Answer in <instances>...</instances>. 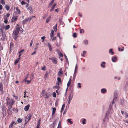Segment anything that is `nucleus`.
<instances>
[{
  "instance_id": "f257e3e1",
  "label": "nucleus",
  "mask_w": 128,
  "mask_h": 128,
  "mask_svg": "<svg viewBox=\"0 0 128 128\" xmlns=\"http://www.w3.org/2000/svg\"><path fill=\"white\" fill-rule=\"evenodd\" d=\"M15 101L12 98H10L8 97L7 98L6 100V104L8 107L9 109L12 108V105L14 104Z\"/></svg>"
},
{
  "instance_id": "f03ea898",
  "label": "nucleus",
  "mask_w": 128,
  "mask_h": 128,
  "mask_svg": "<svg viewBox=\"0 0 128 128\" xmlns=\"http://www.w3.org/2000/svg\"><path fill=\"white\" fill-rule=\"evenodd\" d=\"M16 30H14L13 32V34L18 35L20 30V27L16 26Z\"/></svg>"
},
{
  "instance_id": "7ed1b4c3",
  "label": "nucleus",
  "mask_w": 128,
  "mask_h": 128,
  "mask_svg": "<svg viewBox=\"0 0 128 128\" xmlns=\"http://www.w3.org/2000/svg\"><path fill=\"white\" fill-rule=\"evenodd\" d=\"M109 114H108V112H106V116L103 119V122L105 124L108 121V116Z\"/></svg>"
},
{
  "instance_id": "20e7f679",
  "label": "nucleus",
  "mask_w": 128,
  "mask_h": 128,
  "mask_svg": "<svg viewBox=\"0 0 128 128\" xmlns=\"http://www.w3.org/2000/svg\"><path fill=\"white\" fill-rule=\"evenodd\" d=\"M112 105H110L109 108L108 110L106 112H108V114H112L113 112V110L112 109Z\"/></svg>"
},
{
  "instance_id": "39448f33",
  "label": "nucleus",
  "mask_w": 128,
  "mask_h": 128,
  "mask_svg": "<svg viewBox=\"0 0 128 128\" xmlns=\"http://www.w3.org/2000/svg\"><path fill=\"white\" fill-rule=\"evenodd\" d=\"M18 18V16H13L11 19L10 21L11 22H13L16 21Z\"/></svg>"
},
{
  "instance_id": "423d86ee",
  "label": "nucleus",
  "mask_w": 128,
  "mask_h": 128,
  "mask_svg": "<svg viewBox=\"0 0 128 128\" xmlns=\"http://www.w3.org/2000/svg\"><path fill=\"white\" fill-rule=\"evenodd\" d=\"M118 96V94L116 93L114 94V98L113 99V101L112 102V104L114 103V102L116 101V100L117 99Z\"/></svg>"
},
{
  "instance_id": "0eeeda50",
  "label": "nucleus",
  "mask_w": 128,
  "mask_h": 128,
  "mask_svg": "<svg viewBox=\"0 0 128 128\" xmlns=\"http://www.w3.org/2000/svg\"><path fill=\"white\" fill-rule=\"evenodd\" d=\"M32 116L31 114L28 115L26 118L25 121L28 120V122L31 119Z\"/></svg>"
},
{
  "instance_id": "6e6552de",
  "label": "nucleus",
  "mask_w": 128,
  "mask_h": 128,
  "mask_svg": "<svg viewBox=\"0 0 128 128\" xmlns=\"http://www.w3.org/2000/svg\"><path fill=\"white\" fill-rule=\"evenodd\" d=\"M73 96V94L72 92H70L68 97V100H71L72 99Z\"/></svg>"
},
{
  "instance_id": "1a4fd4ad",
  "label": "nucleus",
  "mask_w": 128,
  "mask_h": 128,
  "mask_svg": "<svg viewBox=\"0 0 128 128\" xmlns=\"http://www.w3.org/2000/svg\"><path fill=\"white\" fill-rule=\"evenodd\" d=\"M118 50L119 51L122 52L124 50V46L120 47V46H119L118 48Z\"/></svg>"
},
{
  "instance_id": "9d476101",
  "label": "nucleus",
  "mask_w": 128,
  "mask_h": 128,
  "mask_svg": "<svg viewBox=\"0 0 128 128\" xmlns=\"http://www.w3.org/2000/svg\"><path fill=\"white\" fill-rule=\"evenodd\" d=\"M117 60V58L116 56H114L112 57V60L113 62H115Z\"/></svg>"
},
{
  "instance_id": "9b49d317",
  "label": "nucleus",
  "mask_w": 128,
  "mask_h": 128,
  "mask_svg": "<svg viewBox=\"0 0 128 128\" xmlns=\"http://www.w3.org/2000/svg\"><path fill=\"white\" fill-rule=\"evenodd\" d=\"M82 43L84 44L87 45L88 44V41L87 40H83Z\"/></svg>"
},
{
  "instance_id": "f8f14e48",
  "label": "nucleus",
  "mask_w": 128,
  "mask_h": 128,
  "mask_svg": "<svg viewBox=\"0 0 128 128\" xmlns=\"http://www.w3.org/2000/svg\"><path fill=\"white\" fill-rule=\"evenodd\" d=\"M108 52L111 55H113L114 54V52L113 51V49L112 48L110 49Z\"/></svg>"
},
{
  "instance_id": "ddd939ff",
  "label": "nucleus",
  "mask_w": 128,
  "mask_h": 128,
  "mask_svg": "<svg viewBox=\"0 0 128 128\" xmlns=\"http://www.w3.org/2000/svg\"><path fill=\"white\" fill-rule=\"evenodd\" d=\"M30 107V105L29 104H28L27 106H26L24 108V110L25 111H26L28 110L29 109Z\"/></svg>"
},
{
  "instance_id": "4468645a",
  "label": "nucleus",
  "mask_w": 128,
  "mask_h": 128,
  "mask_svg": "<svg viewBox=\"0 0 128 128\" xmlns=\"http://www.w3.org/2000/svg\"><path fill=\"white\" fill-rule=\"evenodd\" d=\"M26 7L27 10H30L31 11L32 10V8L31 6L29 5L28 4H27L26 6Z\"/></svg>"
},
{
  "instance_id": "2eb2a0df",
  "label": "nucleus",
  "mask_w": 128,
  "mask_h": 128,
  "mask_svg": "<svg viewBox=\"0 0 128 128\" xmlns=\"http://www.w3.org/2000/svg\"><path fill=\"white\" fill-rule=\"evenodd\" d=\"M106 62H102L100 64L102 68H105V64Z\"/></svg>"
},
{
  "instance_id": "dca6fc26",
  "label": "nucleus",
  "mask_w": 128,
  "mask_h": 128,
  "mask_svg": "<svg viewBox=\"0 0 128 128\" xmlns=\"http://www.w3.org/2000/svg\"><path fill=\"white\" fill-rule=\"evenodd\" d=\"M106 92V90L105 88H102L101 90V92L102 93H104Z\"/></svg>"
},
{
  "instance_id": "f3484780",
  "label": "nucleus",
  "mask_w": 128,
  "mask_h": 128,
  "mask_svg": "<svg viewBox=\"0 0 128 128\" xmlns=\"http://www.w3.org/2000/svg\"><path fill=\"white\" fill-rule=\"evenodd\" d=\"M71 78H70V79H69V80L68 82V83L67 84V86H68V87L66 89V90L68 89V87L70 86V84L71 82Z\"/></svg>"
},
{
  "instance_id": "a211bd4d",
  "label": "nucleus",
  "mask_w": 128,
  "mask_h": 128,
  "mask_svg": "<svg viewBox=\"0 0 128 128\" xmlns=\"http://www.w3.org/2000/svg\"><path fill=\"white\" fill-rule=\"evenodd\" d=\"M58 76H61L62 75V69H60V70L58 72Z\"/></svg>"
},
{
  "instance_id": "6ab92c4d",
  "label": "nucleus",
  "mask_w": 128,
  "mask_h": 128,
  "mask_svg": "<svg viewBox=\"0 0 128 128\" xmlns=\"http://www.w3.org/2000/svg\"><path fill=\"white\" fill-rule=\"evenodd\" d=\"M4 22L5 23V24H7L8 22V19L6 17V16H4Z\"/></svg>"
},
{
  "instance_id": "aec40b11",
  "label": "nucleus",
  "mask_w": 128,
  "mask_h": 128,
  "mask_svg": "<svg viewBox=\"0 0 128 128\" xmlns=\"http://www.w3.org/2000/svg\"><path fill=\"white\" fill-rule=\"evenodd\" d=\"M56 4H54L52 6V7L50 10V11H52L53 10L54 8L56 6Z\"/></svg>"
},
{
  "instance_id": "412c9836",
  "label": "nucleus",
  "mask_w": 128,
  "mask_h": 128,
  "mask_svg": "<svg viewBox=\"0 0 128 128\" xmlns=\"http://www.w3.org/2000/svg\"><path fill=\"white\" fill-rule=\"evenodd\" d=\"M54 31L52 30L50 32V37L51 38H52L54 36Z\"/></svg>"
},
{
  "instance_id": "4be33fe9",
  "label": "nucleus",
  "mask_w": 128,
  "mask_h": 128,
  "mask_svg": "<svg viewBox=\"0 0 128 128\" xmlns=\"http://www.w3.org/2000/svg\"><path fill=\"white\" fill-rule=\"evenodd\" d=\"M58 54L59 56H61V57H63V55L62 53L59 50H57Z\"/></svg>"
},
{
  "instance_id": "5701e85b",
  "label": "nucleus",
  "mask_w": 128,
  "mask_h": 128,
  "mask_svg": "<svg viewBox=\"0 0 128 128\" xmlns=\"http://www.w3.org/2000/svg\"><path fill=\"white\" fill-rule=\"evenodd\" d=\"M59 84H58L56 83V85L54 86L53 87V89H54V88L58 89V88L59 87Z\"/></svg>"
},
{
  "instance_id": "b1692460",
  "label": "nucleus",
  "mask_w": 128,
  "mask_h": 128,
  "mask_svg": "<svg viewBox=\"0 0 128 128\" xmlns=\"http://www.w3.org/2000/svg\"><path fill=\"white\" fill-rule=\"evenodd\" d=\"M3 86L1 82H0V90L2 91L3 90Z\"/></svg>"
},
{
  "instance_id": "393cba45",
  "label": "nucleus",
  "mask_w": 128,
  "mask_h": 128,
  "mask_svg": "<svg viewBox=\"0 0 128 128\" xmlns=\"http://www.w3.org/2000/svg\"><path fill=\"white\" fill-rule=\"evenodd\" d=\"M57 80L58 81V82L57 84H59L60 83H61V78L60 77H58L57 78Z\"/></svg>"
},
{
  "instance_id": "a878e982",
  "label": "nucleus",
  "mask_w": 128,
  "mask_h": 128,
  "mask_svg": "<svg viewBox=\"0 0 128 128\" xmlns=\"http://www.w3.org/2000/svg\"><path fill=\"white\" fill-rule=\"evenodd\" d=\"M51 18V16H49L46 19V22L48 23V22L50 20Z\"/></svg>"
},
{
  "instance_id": "bb28decb",
  "label": "nucleus",
  "mask_w": 128,
  "mask_h": 128,
  "mask_svg": "<svg viewBox=\"0 0 128 128\" xmlns=\"http://www.w3.org/2000/svg\"><path fill=\"white\" fill-rule=\"evenodd\" d=\"M14 36H13V38L14 39L16 40L17 38L18 37V35H16V34H13Z\"/></svg>"
},
{
  "instance_id": "cd10ccee",
  "label": "nucleus",
  "mask_w": 128,
  "mask_h": 128,
  "mask_svg": "<svg viewBox=\"0 0 128 128\" xmlns=\"http://www.w3.org/2000/svg\"><path fill=\"white\" fill-rule=\"evenodd\" d=\"M52 62L54 64H57L58 62L56 59L54 58L52 59Z\"/></svg>"
},
{
  "instance_id": "c85d7f7f",
  "label": "nucleus",
  "mask_w": 128,
  "mask_h": 128,
  "mask_svg": "<svg viewBox=\"0 0 128 128\" xmlns=\"http://www.w3.org/2000/svg\"><path fill=\"white\" fill-rule=\"evenodd\" d=\"M26 79H24V81H25V82H26L27 84H29L31 81V80H26Z\"/></svg>"
},
{
  "instance_id": "c756f323",
  "label": "nucleus",
  "mask_w": 128,
  "mask_h": 128,
  "mask_svg": "<svg viewBox=\"0 0 128 128\" xmlns=\"http://www.w3.org/2000/svg\"><path fill=\"white\" fill-rule=\"evenodd\" d=\"M57 128H62L61 122L60 121L59 122L58 126Z\"/></svg>"
},
{
  "instance_id": "7c9ffc66",
  "label": "nucleus",
  "mask_w": 128,
  "mask_h": 128,
  "mask_svg": "<svg viewBox=\"0 0 128 128\" xmlns=\"http://www.w3.org/2000/svg\"><path fill=\"white\" fill-rule=\"evenodd\" d=\"M67 122H68L70 123V124H72L73 122L71 121V120L70 119H68L67 120Z\"/></svg>"
},
{
  "instance_id": "2f4dec72",
  "label": "nucleus",
  "mask_w": 128,
  "mask_h": 128,
  "mask_svg": "<svg viewBox=\"0 0 128 128\" xmlns=\"http://www.w3.org/2000/svg\"><path fill=\"white\" fill-rule=\"evenodd\" d=\"M56 111V108H54L52 109V114L54 115L55 113V112Z\"/></svg>"
},
{
  "instance_id": "473e14b6",
  "label": "nucleus",
  "mask_w": 128,
  "mask_h": 128,
  "mask_svg": "<svg viewBox=\"0 0 128 128\" xmlns=\"http://www.w3.org/2000/svg\"><path fill=\"white\" fill-rule=\"evenodd\" d=\"M14 123V122H12L9 126V128H12V127L13 126V125Z\"/></svg>"
},
{
  "instance_id": "72a5a7b5",
  "label": "nucleus",
  "mask_w": 128,
  "mask_h": 128,
  "mask_svg": "<svg viewBox=\"0 0 128 128\" xmlns=\"http://www.w3.org/2000/svg\"><path fill=\"white\" fill-rule=\"evenodd\" d=\"M10 26L9 25H6L5 26V29L6 30H7L10 28Z\"/></svg>"
},
{
  "instance_id": "f704fd0d",
  "label": "nucleus",
  "mask_w": 128,
  "mask_h": 128,
  "mask_svg": "<svg viewBox=\"0 0 128 128\" xmlns=\"http://www.w3.org/2000/svg\"><path fill=\"white\" fill-rule=\"evenodd\" d=\"M48 46L49 47V50L50 51H51L52 50V48L51 46L50 45V44L49 43V42L48 43Z\"/></svg>"
},
{
  "instance_id": "c9c22d12",
  "label": "nucleus",
  "mask_w": 128,
  "mask_h": 128,
  "mask_svg": "<svg viewBox=\"0 0 128 128\" xmlns=\"http://www.w3.org/2000/svg\"><path fill=\"white\" fill-rule=\"evenodd\" d=\"M20 57L18 58L14 62V64H16L18 62L19 60L20 59Z\"/></svg>"
},
{
  "instance_id": "e433bc0d",
  "label": "nucleus",
  "mask_w": 128,
  "mask_h": 128,
  "mask_svg": "<svg viewBox=\"0 0 128 128\" xmlns=\"http://www.w3.org/2000/svg\"><path fill=\"white\" fill-rule=\"evenodd\" d=\"M86 120L85 118H83L82 121V124H86Z\"/></svg>"
},
{
  "instance_id": "4c0bfd02",
  "label": "nucleus",
  "mask_w": 128,
  "mask_h": 128,
  "mask_svg": "<svg viewBox=\"0 0 128 128\" xmlns=\"http://www.w3.org/2000/svg\"><path fill=\"white\" fill-rule=\"evenodd\" d=\"M57 24H56L55 26L53 27V28L55 32H56L57 31Z\"/></svg>"
},
{
  "instance_id": "58836bf2",
  "label": "nucleus",
  "mask_w": 128,
  "mask_h": 128,
  "mask_svg": "<svg viewBox=\"0 0 128 128\" xmlns=\"http://www.w3.org/2000/svg\"><path fill=\"white\" fill-rule=\"evenodd\" d=\"M6 0H0V3L2 4H5V1Z\"/></svg>"
},
{
  "instance_id": "ea45409f",
  "label": "nucleus",
  "mask_w": 128,
  "mask_h": 128,
  "mask_svg": "<svg viewBox=\"0 0 128 128\" xmlns=\"http://www.w3.org/2000/svg\"><path fill=\"white\" fill-rule=\"evenodd\" d=\"M83 52V54H81V55L83 57H85V56L84 54H86V51H84L82 52Z\"/></svg>"
},
{
  "instance_id": "a19ab883",
  "label": "nucleus",
  "mask_w": 128,
  "mask_h": 128,
  "mask_svg": "<svg viewBox=\"0 0 128 128\" xmlns=\"http://www.w3.org/2000/svg\"><path fill=\"white\" fill-rule=\"evenodd\" d=\"M78 66H77V64H76V65L75 68L74 70V72H77V71L78 70Z\"/></svg>"
},
{
  "instance_id": "79ce46f5",
  "label": "nucleus",
  "mask_w": 128,
  "mask_h": 128,
  "mask_svg": "<svg viewBox=\"0 0 128 128\" xmlns=\"http://www.w3.org/2000/svg\"><path fill=\"white\" fill-rule=\"evenodd\" d=\"M18 122V123H20L22 122V119L20 118H18L17 120Z\"/></svg>"
},
{
  "instance_id": "37998d69",
  "label": "nucleus",
  "mask_w": 128,
  "mask_h": 128,
  "mask_svg": "<svg viewBox=\"0 0 128 128\" xmlns=\"http://www.w3.org/2000/svg\"><path fill=\"white\" fill-rule=\"evenodd\" d=\"M77 72H74L73 76V79L74 80L75 78L76 77V74Z\"/></svg>"
},
{
  "instance_id": "c03bdc74",
  "label": "nucleus",
  "mask_w": 128,
  "mask_h": 128,
  "mask_svg": "<svg viewBox=\"0 0 128 128\" xmlns=\"http://www.w3.org/2000/svg\"><path fill=\"white\" fill-rule=\"evenodd\" d=\"M65 104H63L62 106V108H61V112H62L64 110V107H65Z\"/></svg>"
},
{
  "instance_id": "a18cd8bd",
  "label": "nucleus",
  "mask_w": 128,
  "mask_h": 128,
  "mask_svg": "<svg viewBox=\"0 0 128 128\" xmlns=\"http://www.w3.org/2000/svg\"><path fill=\"white\" fill-rule=\"evenodd\" d=\"M16 10L17 11L19 14H20L21 13L20 11V10L18 9V8L16 7Z\"/></svg>"
},
{
  "instance_id": "49530a36",
  "label": "nucleus",
  "mask_w": 128,
  "mask_h": 128,
  "mask_svg": "<svg viewBox=\"0 0 128 128\" xmlns=\"http://www.w3.org/2000/svg\"><path fill=\"white\" fill-rule=\"evenodd\" d=\"M1 32L2 35L3 36H6L5 34V33L4 34L3 31L1 29Z\"/></svg>"
},
{
  "instance_id": "de8ad7c7",
  "label": "nucleus",
  "mask_w": 128,
  "mask_h": 128,
  "mask_svg": "<svg viewBox=\"0 0 128 128\" xmlns=\"http://www.w3.org/2000/svg\"><path fill=\"white\" fill-rule=\"evenodd\" d=\"M54 0H52L51 2H50L49 4V6H50L52 5L54 3Z\"/></svg>"
},
{
  "instance_id": "09e8293b",
  "label": "nucleus",
  "mask_w": 128,
  "mask_h": 128,
  "mask_svg": "<svg viewBox=\"0 0 128 128\" xmlns=\"http://www.w3.org/2000/svg\"><path fill=\"white\" fill-rule=\"evenodd\" d=\"M5 8L6 10H8L10 9V7L8 5H6V6Z\"/></svg>"
},
{
  "instance_id": "8fccbe9b",
  "label": "nucleus",
  "mask_w": 128,
  "mask_h": 128,
  "mask_svg": "<svg viewBox=\"0 0 128 128\" xmlns=\"http://www.w3.org/2000/svg\"><path fill=\"white\" fill-rule=\"evenodd\" d=\"M81 87V84L79 82L78 84L77 88H80Z\"/></svg>"
},
{
  "instance_id": "3c124183",
  "label": "nucleus",
  "mask_w": 128,
  "mask_h": 128,
  "mask_svg": "<svg viewBox=\"0 0 128 128\" xmlns=\"http://www.w3.org/2000/svg\"><path fill=\"white\" fill-rule=\"evenodd\" d=\"M45 97L46 98H49L48 95V94L47 92L45 94Z\"/></svg>"
},
{
  "instance_id": "603ef678",
  "label": "nucleus",
  "mask_w": 128,
  "mask_h": 128,
  "mask_svg": "<svg viewBox=\"0 0 128 128\" xmlns=\"http://www.w3.org/2000/svg\"><path fill=\"white\" fill-rule=\"evenodd\" d=\"M28 22L27 20H26V18L23 20V24H25L27 22Z\"/></svg>"
},
{
  "instance_id": "864d4df0",
  "label": "nucleus",
  "mask_w": 128,
  "mask_h": 128,
  "mask_svg": "<svg viewBox=\"0 0 128 128\" xmlns=\"http://www.w3.org/2000/svg\"><path fill=\"white\" fill-rule=\"evenodd\" d=\"M34 74H32L31 75L30 78L31 80H32L33 79V78L34 77Z\"/></svg>"
},
{
  "instance_id": "5fc2aeb1",
  "label": "nucleus",
  "mask_w": 128,
  "mask_h": 128,
  "mask_svg": "<svg viewBox=\"0 0 128 128\" xmlns=\"http://www.w3.org/2000/svg\"><path fill=\"white\" fill-rule=\"evenodd\" d=\"M26 18V20H27L28 22L30 21L32 19V18Z\"/></svg>"
},
{
  "instance_id": "6e6d98bb",
  "label": "nucleus",
  "mask_w": 128,
  "mask_h": 128,
  "mask_svg": "<svg viewBox=\"0 0 128 128\" xmlns=\"http://www.w3.org/2000/svg\"><path fill=\"white\" fill-rule=\"evenodd\" d=\"M26 18V20H27L28 22L30 21L32 19V18Z\"/></svg>"
},
{
  "instance_id": "4d7b16f0",
  "label": "nucleus",
  "mask_w": 128,
  "mask_h": 128,
  "mask_svg": "<svg viewBox=\"0 0 128 128\" xmlns=\"http://www.w3.org/2000/svg\"><path fill=\"white\" fill-rule=\"evenodd\" d=\"M41 70L43 71L45 70H46V66H44L42 68Z\"/></svg>"
},
{
  "instance_id": "13d9d810",
  "label": "nucleus",
  "mask_w": 128,
  "mask_h": 128,
  "mask_svg": "<svg viewBox=\"0 0 128 128\" xmlns=\"http://www.w3.org/2000/svg\"><path fill=\"white\" fill-rule=\"evenodd\" d=\"M72 36L73 37H74V38H76V37H77L76 34L75 32L73 34Z\"/></svg>"
},
{
  "instance_id": "bf43d9fd",
  "label": "nucleus",
  "mask_w": 128,
  "mask_h": 128,
  "mask_svg": "<svg viewBox=\"0 0 128 128\" xmlns=\"http://www.w3.org/2000/svg\"><path fill=\"white\" fill-rule=\"evenodd\" d=\"M48 73L47 72H46L44 75L45 77L46 78H47L48 76Z\"/></svg>"
},
{
  "instance_id": "052dcab7",
  "label": "nucleus",
  "mask_w": 128,
  "mask_h": 128,
  "mask_svg": "<svg viewBox=\"0 0 128 128\" xmlns=\"http://www.w3.org/2000/svg\"><path fill=\"white\" fill-rule=\"evenodd\" d=\"M64 56L65 57V58H66V61L67 62H68V58H67V56H66V55L65 54H64Z\"/></svg>"
},
{
  "instance_id": "680f3d73",
  "label": "nucleus",
  "mask_w": 128,
  "mask_h": 128,
  "mask_svg": "<svg viewBox=\"0 0 128 128\" xmlns=\"http://www.w3.org/2000/svg\"><path fill=\"white\" fill-rule=\"evenodd\" d=\"M52 96L54 98H56V93L55 92H53L52 94Z\"/></svg>"
},
{
  "instance_id": "e2e57ef3",
  "label": "nucleus",
  "mask_w": 128,
  "mask_h": 128,
  "mask_svg": "<svg viewBox=\"0 0 128 128\" xmlns=\"http://www.w3.org/2000/svg\"><path fill=\"white\" fill-rule=\"evenodd\" d=\"M21 2V4L22 5H24L26 4V2H24L23 1L20 2Z\"/></svg>"
},
{
  "instance_id": "0e129e2a",
  "label": "nucleus",
  "mask_w": 128,
  "mask_h": 128,
  "mask_svg": "<svg viewBox=\"0 0 128 128\" xmlns=\"http://www.w3.org/2000/svg\"><path fill=\"white\" fill-rule=\"evenodd\" d=\"M82 32H84V30L82 29H80V33H82Z\"/></svg>"
},
{
  "instance_id": "69168bd1",
  "label": "nucleus",
  "mask_w": 128,
  "mask_h": 128,
  "mask_svg": "<svg viewBox=\"0 0 128 128\" xmlns=\"http://www.w3.org/2000/svg\"><path fill=\"white\" fill-rule=\"evenodd\" d=\"M24 98H26V97H28V96H26V93L25 92H24Z\"/></svg>"
},
{
  "instance_id": "338daca9",
  "label": "nucleus",
  "mask_w": 128,
  "mask_h": 128,
  "mask_svg": "<svg viewBox=\"0 0 128 128\" xmlns=\"http://www.w3.org/2000/svg\"><path fill=\"white\" fill-rule=\"evenodd\" d=\"M73 0H70V2L68 6L70 5L72 3Z\"/></svg>"
},
{
  "instance_id": "774afa93",
  "label": "nucleus",
  "mask_w": 128,
  "mask_h": 128,
  "mask_svg": "<svg viewBox=\"0 0 128 128\" xmlns=\"http://www.w3.org/2000/svg\"><path fill=\"white\" fill-rule=\"evenodd\" d=\"M56 124L54 122L52 124V127L53 128H54V126H55Z\"/></svg>"
}]
</instances>
